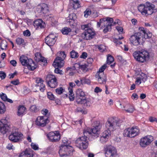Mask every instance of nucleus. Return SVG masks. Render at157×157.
Returning a JSON list of instances; mask_svg holds the SVG:
<instances>
[{
	"label": "nucleus",
	"mask_w": 157,
	"mask_h": 157,
	"mask_svg": "<svg viewBox=\"0 0 157 157\" xmlns=\"http://www.w3.org/2000/svg\"><path fill=\"white\" fill-rule=\"evenodd\" d=\"M144 28L140 27L139 32L131 36L129 40L131 43L135 46H137L144 42L146 39L151 37L152 33L148 31Z\"/></svg>",
	"instance_id": "1"
},
{
	"label": "nucleus",
	"mask_w": 157,
	"mask_h": 157,
	"mask_svg": "<svg viewBox=\"0 0 157 157\" xmlns=\"http://www.w3.org/2000/svg\"><path fill=\"white\" fill-rule=\"evenodd\" d=\"M84 136L78 138L75 141V143L77 147L81 149H86L88 146V139L89 136L92 133L86 130H84L83 132Z\"/></svg>",
	"instance_id": "2"
},
{
	"label": "nucleus",
	"mask_w": 157,
	"mask_h": 157,
	"mask_svg": "<svg viewBox=\"0 0 157 157\" xmlns=\"http://www.w3.org/2000/svg\"><path fill=\"white\" fill-rule=\"evenodd\" d=\"M155 7L154 5L146 2L145 4H141L139 5L138 6V9L143 15L147 16L153 13Z\"/></svg>",
	"instance_id": "3"
},
{
	"label": "nucleus",
	"mask_w": 157,
	"mask_h": 157,
	"mask_svg": "<svg viewBox=\"0 0 157 157\" xmlns=\"http://www.w3.org/2000/svg\"><path fill=\"white\" fill-rule=\"evenodd\" d=\"M133 56L138 62L144 63L149 59L150 55L147 51L145 50L137 51L134 52Z\"/></svg>",
	"instance_id": "4"
},
{
	"label": "nucleus",
	"mask_w": 157,
	"mask_h": 157,
	"mask_svg": "<svg viewBox=\"0 0 157 157\" xmlns=\"http://www.w3.org/2000/svg\"><path fill=\"white\" fill-rule=\"evenodd\" d=\"M19 60L22 66L27 67L30 71H33L36 68L37 66L35 62L32 59H29L26 56H21Z\"/></svg>",
	"instance_id": "5"
},
{
	"label": "nucleus",
	"mask_w": 157,
	"mask_h": 157,
	"mask_svg": "<svg viewBox=\"0 0 157 157\" xmlns=\"http://www.w3.org/2000/svg\"><path fill=\"white\" fill-rule=\"evenodd\" d=\"M119 126L118 121L113 117L109 118L105 124L106 128L108 131H113L116 129L117 126Z\"/></svg>",
	"instance_id": "6"
},
{
	"label": "nucleus",
	"mask_w": 157,
	"mask_h": 157,
	"mask_svg": "<svg viewBox=\"0 0 157 157\" xmlns=\"http://www.w3.org/2000/svg\"><path fill=\"white\" fill-rule=\"evenodd\" d=\"M106 20V22H105V24H104L103 25H102V27H103L104 28L103 30V32L104 33H106L108 31H110L111 30V27L112 26L115 25L116 23L118 24L121 23L120 22L119 23L118 22L120 21V20L117 19L116 21L114 22H113V19L112 18L107 17Z\"/></svg>",
	"instance_id": "7"
},
{
	"label": "nucleus",
	"mask_w": 157,
	"mask_h": 157,
	"mask_svg": "<svg viewBox=\"0 0 157 157\" xmlns=\"http://www.w3.org/2000/svg\"><path fill=\"white\" fill-rule=\"evenodd\" d=\"M23 134L18 131L12 132L9 136V140L14 143H17L22 140Z\"/></svg>",
	"instance_id": "8"
},
{
	"label": "nucleus",
	"mask_w": 157,
	"mask_h": 157,
	"mask_svg": "<svg viewBox=\"0 0 157 157\" xmlns=\"http://www.w3.org/2000/svg\"><path fill=\"white\" fill-rule=\"evenodd\" d=\"M105 151L106 157H116L117 155V149L113 146H106L105 148Z\"/></svg>",
	"instance_id": "9"
},
{
	"label": "nucleus",
	"mask_w": 157,
	"mask_h": 157,
	"mask_svg": "<svg viewBox=\"0 0 157 157\" xmlns=\"http://www.w3.org/2000/svg\"><path fill=\"white\" fill-rule=\"evenodd\" d=\"M46 80L48 86L52 88H55L58 85L56 78L53 75H48L46 77Z\"/></svg>",
	"instance_id": "10"
},
{
	"label": "nucleus",
	"mask_w": 157,
	"mask_h": 157,
	"mask_svg": "<svg viewBox=\"0 0 157 157\" xmlns=\"http://www.w3.org/2000/svg\"><path fill=\"white\" fill-rule=\"evenodd\" d=\"M154 138L152 136L147 135L142 138L140 140V144L142 147H145L149 145L153 140Z\"/></svg>",
	"instance_id": "11"
},
{
	"label": "nucleus",
	"mask_w": 157,
	"mask_h": 157,
	"mask_svg": "<svg viewBox=\"0 0 157 157\" xmlns=\"http://www.w3.org/2000/svg\"><path fill=\"white\" fill-rule=\"evenodd\" d=\"M47 137L50 141L55 142L59 140L61 136L58 131H55L50 132L48 134Z\"/></svg>",
	"instance_id": "12"
},
{
	"label": "nucleus",
	"mask_w": 157,
	"mask_h": 157,
	"mask_svg": "<svg viewBox=\"0 0 157 157\" xmlns=\"http://www.w3.org/2000/svg\"><path fill=\"white\" fill-rule=\"evenodd\" d=\"M95 35L94 30L91 29L89 28L85 29V32L81 34V37L84 40H90L93 38Z\"/></svg>",
	"instance_id": "13"
},
{
	"label": "nucleus",
	"mask_w": 157,
	"mask_h": 157,
	"mask_svg": "<svg viewBox=\"0 0 157 157\" xmlns=\"http://www.w3.org/2000/svg\"><path fill=\"white\" fill-rule=\"evenodd\" d=\"M76 101L78 104L83 105L86 107H90L91 104L90 98H87V95L76 99Z\"/></svg>",
	"instance_id": "14"
},
{
	"label": "nucleus",
	"mask_w": 157,
	"mask_h": 157,
	"mask_svg": "<svg viewBox=\"0 0 157 157\" xmlns=\"http://www.w3.org/2000/svg\"><path fill=\"white\" fill-rule=\"evenodd\" d=\"M57 39L56 35L51 33L45 38V42L49 46H52L55 43Z\"/></svg>",
	"instance_id": "15"
},
{
	"label": "nucleus",
	"mask_w": 157,
	"mask_h": 157,
	"mask_svg": "<svg viewBox=\"0 0 157 157\" xmlns=\"http://www.w3.org/2000/svg\"><path fill=\"white\" fill-rule=\"evenodd\" d=\"M36 10L40 14H45L48 11V7L46 4L41 3L37 6Z\"/></svg>",
	"instance_id": "16"
},
{
	"label": "nucleus",
	"mask_w": 157,
	"mask_h": 157,
	"mask_svg": "<svg viewBox=\"0 0 157 157\" xmlns=\"http://www.w3.org/2000/svg\"><path fill=\"white\" fill-rule=\"evenodd\" d=\"M49 121L48 118H44L43 116H39L36 119V124L38 126L43 127L45 126Z\"/></svg>",
	"instance_id": "17"
},
{
	"label": "nucleus",
	"mask_w": 157,
	"mask_h": 157,
	"mask_svg": "<svg viewBox=\"0 0 157 157\" xmlns=\"http://www.w3.org/2000/svg\"><path fill=\"white\" fill-rule=\"evenodd\" d=\"M111 132L110 131H108V130L104 131L100 136V142L102 144L105 143L108 141Z\"/></svg>",
	"instance_id": "18"
},
{
	"label": "nucleus",
	"mask_w": 157,
	"mask_h": 157,
	"mask_svg": "<svg viewBox=\"0 0 157 157\" xmlns=\"http://www.w3.org/2000/svg\"><path fill=\"white\" fill-rule=\"evenodd\" d=\"M44 80L40 78H36V84L35 85L36 87L39 86V89L41 92H43L45 89V86L43 83Z\"/></svg>",
	"instance_id": "19"
},
{
	"label": "nucleus",
	"mask_w": 157,
	"mask_h": 157,
	"mask_svg": "<svg viewBox=\"0 0 157 157\" xmlns=\"http://www.w3.org/2000/svg\"><path fill=\"white\" fill-rule=\"evenodd\" d=\"M64 65V60L62 59H60V58L59 57H56L52 64L54 67H58L59 68L62 67Z\"/></svg>",
	"instance_id": "20"
},
{
	"label": "nucleus",
	"mask_w": 157,
	"mask_h": 157,
	"mask_svg": "<svg viewBox=\"0 0 157 157\" xmlns=\"http://www.w3.org/2000/svg\"><path fill=\"white\" fill-rule=\"evenodd\" d=\"M95 77L98 83L105 84L106 83L107 78L105 75L102 73L96 74Z\"/></svg>",
	"instance_id": "21"
},
{
	"label": "nucleus",
	"mask_w": 157,
	"mask_h": 157,
	"mask_svg": "<svg viewBox=\"0 0 157 157\" xmlns=\"http://www.w3.org/2000/svg\"><path fill=\"white\" fill-rule=\"evenodd\" d=\"M5 120L2 119L0 121V133L2 134H6L8 131V126L5 124Z\"/></svg>",
	"instance_id": "22"
},
{
	"label": "nucleus",
	"mask_w": 157,
	"mask_h": 157,
	"mask_svg": "<svg viewBox=\"0 0 157 157\" xmlns=\"http://www.w3.org/2000/svg\"><path fill=\"white\" fill-rule=\"evenodd\" d=\"M45 25V23L41 19L36 20L33 22V25L36 29L44 28Z\"/></svg>",
	"instance_id": "23"
},
{
	"label": "nucleus",
	"mask_w": 157,
	"mask_h": 157,
	"mask_svg": "<svg viewBox=\"0 0 157 157\" xmlns=\"http://www.w3.org/2000/svg\"><path fill=\"white\" fill-rule=\"evenodd\" d=\"M123 107L125 112L128 113H132L135 110L134 106L130 104H126Z\"/></svg>",
	"instance_id": "24"
},
{
	"label": "nucleus",
	"mask_w": 157,
	"mask_h": 157,
	"mask_svg": "<svg viewBox=\"0 0 157 157\" xmlns=\"http://www.w3.org/2000/svg\"><path fill=\"white\" fill-rule=\"evenodd\" d=\"M95 124H96L95 126L92 129L91 132L94 134H98V132L99 131L101 127V126L100 124L99 121H97L94 122Z\"/></svg>",
	"instance_id": "25"
},
{
	"label": "nucleus",
	"mask_w": 157,
	"mask_h": 157,
	"mask_svg": "<svg viewBox=\"0 0 157 157\" xmlns=\"http://www.w3.org/2000/svg\"><path fill=\"white\" fill-rule=\"evenodd\" d=\"M85 92L81 89H77L76 92L75 100L80 98L84 96H86Z\"/></svg>",
	"instance_id": "26"
},
{
	"label": "nucleus",
	"mask_w": 157,
	"mask_h": 157,
	"mask_svg": "<svg viewBox=\"0 0 157 157\" xmlns=\"http://www.w3.org/2000/svg\"><path fill=\"white\" fill-rule=\"evenodd\" d=\"M132 132L131 135H132V137H134L138 135L140 133V129L137 126H133L131 128Z\"/></svg>",
	"instance_id": "27"
},
{
	"label": "nucleus",
	"mask_w": 157,
	"mask_h": 157,
	"mask_svg": "<svg viewBox=\"0 0 157 157\" xmlns=\"http://www.w3.org/2000/svg\"><path fill=\"white\" fill-rule=\"evenodd\" d=\"M66 149H67L66 147H63V145H61L59 152V153L60 157H62L68 156V153H66L65 151V150Z\"/></svg>",
	"instance_id": "28"
},
{
	"label": "nucleus",
	"mask_w": 157,
	"mask_h": 157,
	"mask_svg": "<svg viewBox=\"0 0 157 157\" xmlns=\"http://www.w3.org/2000/svg\"><path fill=\"white\" fill-rule=\"evenodd\" d=\"M132 131L130 128H126L123 132V135L125 137L132 138V135H131Z\"/></svg>",
	"instance_id": "29"
},
{
	"label": "nucleus",
	"mask_w": 157,
	"mask_h": 157,
	"mask_svg": "<svg viewBox=\"0 0 157 157\" xmlns=\"http://www.w3.org/2000/svg\"><path fill=\"white\" fill-rule=\"evenodd\" d=\"M26 109V108L24 106L22 105L19 106L18 109L17 115L18 116H22L25 113Z\"/></svg>",
	"instance_id": "30"
},
{
	"label": "nucleus",
	"mask_w": 157,
	"mask_h": 157,
	"mask_svg": "<svg viewBox=\"0 0 157 157\" xmlns=\"http://www.w3.org/2000/svg\"><path fill=\"white\" fill-rule=\"evenodd\" d=\"M68 98L70 101H73L75 99V96L73 92V90L71 88H69Z\"/></svg>",
	"instance_id": "31"
},
{
	"label": "nucleus",
	"mask_w": 157,
	"mask_h": 157,
	"mask_svg": "<svg viewBox=\"0 0 157 157\" xmlns=\"http://www.w3.org/2000/svg\"><path fill=\"white\" fill-rule=\"evenodd\" d=\"M63 147H66L67 148V150L66 149H65V151L66 153H68V155H71L72 154L73 149L72 147L68 145H63Z\"/></svg>",
	"instance_id": "32"
},
{
	"label": "nucleus",
	"mask_w": 157,
	"mask_h": 157,
	"mask_svg": "<svg viewBox=\"0 0 157 157\" xmlns=\"http://www.w3.org/2000/svg\"><path fill=\"white\" fill-rule=\"evenodd\" d=\"M29 110L32 112L36 113L39 110V107L36 105H33L30 107Z\"/></svg>",
	"instance_id": "33"
},
{
	"label": "nucleus",
	"mask_w": 157,
	"mask_h": 157,
	"mask_svg": "<svg viewBox=\"0 0 157 157\" xmlns=\"http://www.w3.org/2000/svg\"><path fill=\"white\" fill-rule=\"evenodd\" d=\"M16 41V43L18 45L22 46L25 45L24 40L22 38L20 37L17 38Z\"/></svg>",
	"instance_id": "34"
},
{
	"label": "nucleus",
	"mask_w": 157,
	"mask_h": 157,
	"mask_svg": "<svg viewBox=\"0 0 157 157\" xmlns=\"http://www.w3.org/2000/svg\"><path fill=\"white\" fill-rule=\"evenodd\" d=\"M107 18H103L100 19L99 21L97 23V26L98 27H100L101 25H103L104 24H105V22H106Z\"/></svg>",
	"instance_id": "35"
},
{
	"label": "nucleus",
	"mask_w": 157,
	"mask_h": 157,
	"mask_svg": "<svg viewBox=\"0 0 157 157\" xmlns=\"http://www.w3.org/2000/svg\"><path fill=\"white\" fill-rule=\"evenodd\" d=\"M8 44L5 40H2L0 43V48L2 50H6Z\"/></svg>",
	"instance_id": "36"
},
{
	"label": "nucleus",
	"mask_w": 157,
	"mask_h": 157,
	"mask_svg": "<svg viewBox=\"0 0 157 157\" xmlns=\"http://www.w3.org/2000/svg\"><path fill=\"white\" fill-rule=\"evenodd\" d=\"M73 1L72 5L75 9H77L80 7L79 2L78 0H72Z\"/></svg>",
	"instance_id": "37"
},
{
	"label": "nucleus",
	"mask_w": 157,
	"mask_h": 157,
	"mask_svg": "<svg viewBox=\"0 0 157 157\" xmlns=\"http://www.w3.org/2000/svg\"><path fill=\"white\" fill-rule=\"evenodd\" d=\"M114 61V59L113 57L110 55H107L106 63L108 64H110L112 63Z\"/></svg>",
	"instance_id": "38"
},
{
	"label": "nucleus",
	"mask_w": 157,
	"mask_h": 157,
	"mask_svg": "<svg viewBox=\"0 0 157 157\" xmlns=\"http://www.w3.org/2000/svg\"><path fill=\"white\" fill-rule=\"evenodd\" d=\"M80 81L81 82L82 84V85L84 84L89 85L90 84V80L85 77L80 78Z\"/></svg>",
	"instance_id": "39"
},
{
	"label": "nucleus",
	"mask_w": 157,
	"mask_h": 157,
	"mask_svg": "<svg viewBox=\"0 0 157 157\" xmlns=\"http://www.w3.org/2000/svg\"><path fill=\"white\" fill-rule=\"evenodd\" d=\"M70 55L72 58L76 59L79 56L78 53L74 50H72L70 52Z\"/></svg>",
	"instance_id": "40"
},
{
	"label": "nucleus",
	"mask_w": 157,
	"mask_h": 157,
	"mask_svg": "<svg viewBox=\"0 0 157 157\" xmlns=\"http://www.w3.org/2000/svg\"><path fill=\"white\" fill-rule=\"evenodd\" d=\"M58 56L56 57L60 58V59L64 60L66 57V55L64 51H61L58 53Z\"/></svg>",
	"instance_id": "41"
},
{
	"label": "nucleus",
	"mask_w": 157,
	"mask_h": 157,
	"mask_svg": "<svg viewBox=\"0 0 157 157\" xmlns=\"http://www.w3.org/2000/svg\"><path fill=\"white\" fill-rule=\"evenodd\" d=\"M138 77L140 78L144 82H145L147 79V76L146 75L143 73H141L140 74Z\"/></svg>",
	"instance_id": "42"
},
{
	"label": "nucleus",
	"mask_w": 157,
	"mask_h": 157,
	"mask_svg": "<svg viewBox=\"0 0 157 157\" xmlns=\"http://www.w3.org/2000/svg\"><path fill=\"white\" fill-rule=\"evenodd\" d=\"M71 31V29L67 28V27H65L63 28L61 30V32L63 34L67 35Z\"/></svg>",
	"instance_id": "43"
},
{
	"label": "nucleus",
	"mask_w": 157,
	"mask_h": 157,
	"mask_svg": "<svg viewBox=\"0 0 157 157\" xmlns=\"http://www.w3.org/2000/svg\"><path fill=\"white\" fill-rule=\"evenodd\" d=\"M6 111V107L3 103L0 101V113H3Z\"/></svg>",
	"instance_id": "44"
},
{
	"label": "nucleus",
	"mask_w": 157,
	"mask_h": 157,
	"mask_svg": "<svg viewBox=\"0 0 157 157\" xmlns=\"http://www.w3.org/2000/svg\"><path fill=\"white\" fill-rule=\"evenodd\" d=\"M56 94L59 95L62 94L65 91V89L62 87H59L55 90Z\"/></svg>",
	"instance_id": "45"
},
{
	"label": "nucleus",
	"mask_w": 157,
	"mask_h": 157,
	"mask_svg": "<svg viewBox=\"0 0 157 157\" xmlns=\"http://www.w3.org/2000/svg\"><path fill=\"white\" fill-rule=\"evenodd\" d=\"M106 67V64H104L99 68V71H97L96 74H99L101 73L103 74H104V71Z\"/></svg>",
	"instance_id": "46"
},
{
	"label": "nucleus",
	"mask_w": 157,
	"mask_h": 157,
	"mask_svg": "<svg viewBox=\"0 0 157 157\" xmlns=\"http://www.w3.org/2000/svg\"><path fill=\"white\" fill-rule=\"evenodd\" d=\"M48 98L51 100H54L55 99V97L53 94L50 92H48L47 93Z\"/></svg>",
	"instance_id": "47"
},
{
	"label": "nucleus",
	"mask_w": 157,
	"mask_h": 157,
	"mask_svg": "<svg viewBox=\"0 0 157 157\" xmlns=\"http://www.w3.org/2000/svg\"><path fill=\"white\" fill-rule=\"evenodd\" d=\"M91 13V10L89 8L87 9L84 12V16L86 18H87L89 16H90Z\"/></svg>",
	"instance_id": "48"
},
{
	"label": "nucleus",
	"mask_w": 157,
	"mask_h": 157,
	"mask_svg": "<svg viewBox=\"0 0 157 157\" xmlns=\"http://www.w3.org/2000/svg\"><path fill=\"white\" fill-rule=\"evenodd\" d=\"M79 69L82 70L83 72H86L88 70L87 66L85 64L82 65H79Z\"/></svg>",
	"instance_id": "49"
},
{
	"label": "nucleus",
	"mask_w": 157,
	"mask_h": 157,
	"mask_svg": "<svg viewBox=\"0 0 157 157\" xmlns=\"http://www.w3.org/2000/svg\"><path fill=\"white\" fill-rule=\"evenodd\" d=\"M124 38V37L121 36L119 37L118 39L115 38L114 40V42L115 44H122V43L120 40H121L122 39Z\"/></svg>",
	"instance_id": "50"
},
{
	"label": "nucleus",
	"mask_w": 157,
	"mask_h": 157,
	"mask_svg": "<svg viewBox=\"0 0 157 157\" xmlns=\"http://www.w3.org/2000/svg\"><path fill=\"white\" fill-rule=\"evenodd\" d=\"M55 68L54 72L55 73L60 75H62L63 74V72L62 70L59 69V68H60L59 67H57Z\"/></svg>",
	"instance_id": "51"
},
{
	"label": "nucleus",
	"mask_w": 157,
	"mask_h": 157,
	"mask_svg": "<svg viewBox=\"0 0 157 157\" xmlns=\"http://www.w3.org/2000/svg\"><path fill=\"white\" fill-rule=\"evenodd\" d=\"M42 56L39 52H37L35 54V59L37 62H39V60L41 58Z\"/></svg>",
	"instance_id": "52"
},
{
	"label": "nucleus",
	"mask_w": 157,
	"mask_h": 157,
	"mask_svg": "<svg viewBox=\"0 0 157 157\" xmlns=\"http://www.w3.org/2000/svg\"><path fill=\"white\" fill-rule=\"evenodd\" d=\"M69 23L71 26H75L76 24L75 22V20H74L73 17L72 18H70L69 21H68Z\"/></svg>",
	"instance_id": "53"
},
{
	"label": "nucleus",
	"mask_w": 157,
	"mask_h": 157,
	"mask_svg": "<svg viewBox=\"0 0 157 157\" xmlns=\"http://www.w3.org/2000/svg\"><path fill=\"white\" fill-rule=\"evenodd\" d=\"M29 152L28 150H25L20 154L19 157H26Z\"/></svg>",
	"instance_id": "54"
},
{
	"label": "nucleus",
	"mask_w": 157,
	"mask_h": 157,
	"mask_svg": "<svg viewBox=\"0 0 157 157\" xmlns=\"http://www.w3.org/2000/svg\"><path fill=\"white\" fill-rule=\"evenodd\" d=\"M98 48L101 52H103L106 49L105 46L102 44L98 46Z\"/></svg>",
	"instance_id": "55"
},
{
	"label": "nucleus",
	"mask_w": 157,
	"mask_h": 157,
	"mask_svg": "<svg viewBox=\"0 0 157 157\" xmlns=\"http://www.w3.org/2000/svg\"><path fill=\"white\" fill-rule=\"evenodd\" d=\"M0 97L2 100L5 101L6 99H7V97L6 94L3 93H2L0 94Z\"/></svg>",
	"instance_id": "56"
},
{
	"label": "nucleus",
	"mask_w": 157,
	"mask_h": 157,
	"mask_svg": "<svg viewBox=\"0 0 157 157\" xmlns=\"http://www.w3.org/2000/svg\"><path fill=\"white\" fill-rule=\"evenodd\" d=\"M116 28L120 34H122L123 33V29L122 27L116 26Z\"/></svg>",
	"instance_id": "57"
},
{
	"label": "nucleus",
	"mask_w": 157,
	"mask_h": 157,
	"mask_svg": "<svg viewBox=\"0 0 157 157\" xmlns=\"http://www.w3.org/2000/svg\"><path fill=\"white\" fill-rule=\"evenodd\" d=\"M23 34L26 36H29L31 35V33L30 31L27 29L23 32Z\"/></svg>",
	"instance_id": "58"
},
{
	"label": "nucleus",
	"mask_w": 157,
	"mask_h": 157,
	"mask_svg": "<svg viewBox=\"0 0 157 157\" xmlns=\"http://www.w3.org/2000/svg\"><path fill=\"white\" fill-rule=\"evenodd\" d=\"M6 76V74L3 71H0V77L2 79H4Z\"/></svg>",
	"instance_id": "59"
},
{
	"label": "nucleus",
	"mask_w": 157,
	"mask_h": 157,
	"mask_svg": "<svg viewBox=\"0 0 157 157\" xmlns=\"http://www.w3.org/2000/svg\"><path fill=\"white\" fill-rule=\"evenodd\" d=\"M11 83L13 85H18L19 83V80L18 79H16V80L12 81L11 82Z\"/></svg>",
	"instance_id": "60"
},
{
	"label": "nucleus",
	"mask_w": 157,
	"mask_h": 157,
	"mask_svg": "<svg viewBox=\"0 0 157 157\" xmlns=\"http://www.w3.org/2000/svg\"><path fill=\"white\" fill-rule=\"evenodd\" d=\"M87 56V53L86 52H83L81 55L80 56V58L81 59H86Z\"/></svg>",
	"instance_id": "61"
},
{
	"label": "nucleus",
	"mask_w": 157,
	"mask_h": 157,
	"mask_svg": "<svg viewBox=\"0 0 157 157\" xmlns=\"http://www.w3.org/2000/svg\"><path fill=\"white\" fill-rule=\"evenodd\" d=\"M31 147L35 150H37L39 148L38 146L36 144H34L33 143H32L31 144Z\"/></svg>",
	"instance_id": "62"
},
{
	"label": "nucleus",
	"mask_w": 157,
	"mask_h": 157,
	"mask_svg": "<svg viewBox=\"0 0 157 157\" xmlns=\"http://www.w3.org/2000/svg\"><path fill=\"white\" fill-rule=\"evenodd\" d=\"M149 121L151 122H153L154 121H155L157 123V118L153 117H149Z\"/></svg>",
	"instance_id": "63"
},
{
	"label": "nucleus",
	"mask_w": 157,
	"mask_h": 157,
	"mask_svg": "<svg viewBox=\"0 0 157 157\" xmlns=\"http://www.w3.org/2000/svg\"><path fill=\"white\" fill-rule=\"evenodd\" d=\"M41 113L44 115H46L48 113V111L47 109H43L41 111Z\"/></svg>",
	"instance_id": "64"
}]
</instances>
